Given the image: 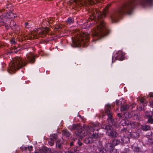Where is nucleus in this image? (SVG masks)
Masks as SVG:
<instances>
[{"label": "nucleus", "mask_w": 153, "mask_h": 153, "mask_svg": "<svg viewBox=\"0 0 153 153\" xmlns=\"http://www.w3.org/2000/svg\"><path fill=\"white\" fill-rule=\"evenodd\" d=\"M135 104H133V105H133L132 107H134V106H135Z\"/></svg>", "instance_id": "obj_53"}, {"label": "nucleus", "mask_w": 153, "mask_h": 153, "mask_svg": "<svg viewBox=\"0 0 153 153\" xmlns=\"http://www.w3.org/2000/svg\"><path fill=\"white\" fill-rule=\"evenodd\" d=\"M134 134H136V133L135 132H134Z\"/></svg>", "instance_id": "obj_56"}, {"label": "nucleus", "mask_w": 153, "mask_h": 153, "mask_svg": "<svg viewBox=\"0 0 153 153\" xmlns=\"http://www.w3.org/2000/svg\"><path fill=\"white\" fill-rule=\"evenodd\" d=\"M113 147L112 145H111V143H108L105 144V148L106 150V151L107 152H111V150L113 148Z\"/></svg>", "instance_id": "obj_13"}, {"label": "nucleus", "mask_w": 153, "mask_h": 153, "mask_svg": "<svg viewBox=\"0 0 153 153\" xmlns=\"http://www.w3.org/2000/svg\"><path fill=\"white\" fill-rule=\"evenodd\" d=\"M78 116L80 118H82V116H81L80 115H78Z\"/></svg>", "instance_id": "obj_50"}, {"label": "nucleus", "mask_w": 153, "mask_h": 153, "mask_svg": "<svg viewBox=\"0 0 153 153\" xmlns=\"http://www.w3.org/2000/svg\"><path fill=\"white\" fill-rule=\"evenodd\" d=\"M25 27L27 28H28L30 26V24L28 23V22H25Z\"/></svg>", "instance_id": "obj_33"}, {"label": "nucleus", "mask_w": 153, "mask_h": 153, "mask_svg": "<svg viewBox=\"0 0 153 153\" xmlns=\"http://www.w3.org/2000/svg\"><path fill=\"white\" fill-rule=\"evenodd\" d=\"M26 56L27 60L30 63H33L35 61V58L34 56L30 55V56Z\"/></svg>", "instance_id": "obj_17"}, {"label": "nucleus", "mask_w": 153, "mask_h": 153, "mask_svg": "<svg viewBox=\"0 0 153 153\" xmlns=\"http://www.w3.org/2000/svg\"><path fill=\"white\" fill-rule=\"evenodd\" d=\"M5 27L6 29L7 30L9 29V26L7 25H5Z\"/></svg>", "instance_id": "obj_42"}, {"label": "nucleus", "mask_w": 153, "mask_h": 153, "mask_svg": "<svg viewBox=\"0 0 153 153\" xmlns=\"http://www.w3.org/2000/svg\"><path fill=\"white\" fill-rule=\"evenodd\" d=\"M153 116V110L152 111H146L145 113V117L147 118Z\"/></svg>", "instance_id": "obj_19"}, {"label": "nucleus", "mask_w": 153, "mask_h": 153, "mask_svg": "<svg viewBox=\"0 0 153 153\" xmlns=\"http://www.w3.org/2000/svg\"><path fill=\"white\" fill-rule=\"evenodd\" d=\"M16 68H7V70L8 72L10 74H13L15 73L17 70Z\"/></svg>", "instance_id": "obj_22"}, {"label": "nucleus", "mask_w": 153, "mask_h": 153, "mask_svg": "<svg viewBox=\"0 0 153 153\" xmlns=\"http://www.w3.org/2000/svg\"><path fill=\"white\" fill-rule=\"evenodd\" d=\"M129 108V106L127 104L125 105L121 106L120 109L122 111L127 110Z\"/></svg>", "instance_id": "obj_26"}, {"label": "nucleus", "mask_w": 153, "mask_h": 153, "mask_svg": "<svg viewBox=\"0 0 153 153\" xmlns=\"http://www.w3.org/2000/svg\"><path fill=\"white\" fill-rule=\"evenodd\" d=\"M73 145V142H71V143H70V145L71 146Z\"/></svg>", "instance_id": "obj_48"}, {"label": "nucleus", "mask_w": 153, "mask_h": 153, "mask_svg": "<svg viewBox=\"0 0 153 153\" xmlns=\"http://www.w3.org/2000/svg\"><path fill=\"white\" fill-rule=\"evenodd\" d=\"M89 36L86 33L81 34L78 39L76 41L74 42V43L76 44L78 46L82 45L84 47H87L89 45Z\"/></svg>", "instance_id": "obj_3"}, {"label": "nucleus", "mask_w": 153, "mask_h": 153, "mask_svg": "<svg viewBox=\"0 0 153 153\" xmlns=\"http://www.w3.org/2000/svg\"><path fill=\"white\" fill-rule=\"evenodd\" d=\"M151 140H153V134L152 135Z\"/></svg>", "instance_id": "obj_47"}, {"label": "nucleus", "mask_w": 153, "mask_h": 153, "mask_svg": "<svg viewBox=\"0 0 153 153\" xmlns=\"http://www.w3.org/2000/svg\"><path fill=\"white\" fill-rule=\"evenodd\" d=\"M149 95L150 97H153V93H150L149 94Z\"/></svg>", "instance_id": "obj_43"}, {"label": "nucleus", "mask_w": 153, "mask_h": 153, "mask_svg": "<svg viewBox=\"0 0 153 153\" xmlns=\"http://www.w3.org/2000/svg\"><path fill=\"white\" fill-rule=\"evenodd\" d=\"M10 41L12 44H15L16 43L15 39L14 38H12L10 39Z\"/></svg>", "instance_id": "obj_32"}, {"label": "nucleus", "mask_w": 153, "mask_h": 153, "mask_svg": "<svg viewBox=\"0 0 153 153\" xmlns=\"http://www.w3.org/2000/svg\"><path fill=\"white\" fill-rule=\"evenodd\" d=\"M81 119L83 122H85L86 119L83 117H82Z\"/></svg>", "instance_id": "obj_40"}, {"label": "nucleus", "mask_w": 153, "mask_h": 153, "mask_svg": "<svg viewBox=\"0 0 153 153\" xmlns=\"http://www.w3.org/2000/svg\"><path fill=\"white\" fill-rule=\"evenodd\" d=\"M10 27L13 30H16V29L17 26L16 23L13 20H11V21Z\"/></svg>", "instance_id": "obj_16"}, {"label": "nucleus", "mask_w": 153, "mask_h": 153, "mask_svg": "<svg viewBox=\"0 0 153 153\" xmlns=\"http://www.w3.org/2000/svg\"><path fill=\"white\" fill-rule=\"evenodd\" d=\"M117 116L120 118H121L122 117L121 114V113H118L117 114Z\"/></svg>", "instance_id": "obj_44"}, {"label": "nucleus", "mask_w": 153, "mask_h": 153, "mask_svg": "<svg viewBox=\"0 0 153 153\" xmlns=\"http://www.w3.org/2000/svg\"><path fill=\"white\" fill-rule=\"evenodd\" d=\"M67 23L69 24H71L74 22L73 19L71 17H69L66 21Z\"/></svg>", "instance_id": "obj_28"}, {"label": "nucleus", "mask_w": 153, "mask_h": 153, "mask_svg": "<svg viewBox=\"0 0 153 153\" xmlns=\"http://www.w3.org/2000/svg\"><path fill=\"white\" fill-rule=\"evenodd\" d=\"M53 153H59L58 152H57L56 151H55L53 152Z\"/></svg>", "instance_id": "obj_46"}, {"label": "nucleus", "mask_w": 153, "mask_h": 153, "mask_svg": "<svg viewBox=\"0 0 153 153\" xmlns=\"http://www.w3.org/2000/svg\"><path fill=\"white\" fill-rule=\"evenodd\" d=\"M48 143L51 146H52L54 145V140L50 138L48 140Z\"/></svg>", "instance_id": "obj_30"}, {"label": "nucleus", "mask_w": 153, "mask_h": 153, "mask_svg": "<svg viewBox=\"0 0 153 153\" xmlns=\"http://www.w3.org/2000/svg\"><path fill=\"white\" fill-rule=\"evenodd\" d=\"M111 4L107 5L103 9L102 13L99 11L97 9L95 10L96 14L94 13L93 14L91 18V19H97L99 22V25H97L96 29L93 30L92 34L93 38V41H95L97 39H99L100 37L105 36L109 33V30L106 27L105 23L103 21L100 20L103 16L106 15V11L108 10Z\"/></svg>", "instance_id": "obj_1"}, {"label": "nucleus", "mask_w": 153, "mask_h": 153, "mask_svg": "<svg viewBox=\"0 0 153 153\" xmlns=\"http://www.w3.org/2000/svg\"><path fill=\"white\" fill-rule=\"evenodd\" d=\"M117 55L115 57L116 59L122 61L124 59V54L121 51H119L117 53Z\"/></svg>", "instance_id": "obj_11"}, {"label": "nucleus", "mask_w": 153, "mask_h": 153, "mask_svg": "<svg viewBox=\"0 0 153 153\" xmlns=\"http://www.w3.org/2000/svg\"><path fill=\"white\" fill-rule=\"evenodd\" d=\"M33 148V147L32 146H30L29 147H25L24 149L26 151H27V149H28L29 151H31L32 150Z\"/></svg>", "instance_id": "obj_31"}, {"label": "nucleus", "mask_w": 153, "mask_h": 153, "mask_svg": "<svg viewBox=\"0 0 153 153\" xmlns=\"http://www.w3.org/2000/svg\"><path fill=\"white\" fill-rule=\"evenodd\" d=\"M65 153H74L73 152L70 151H66L65 152Z\"/></svg>", "instance_id": "obj_45"}, {"label": "nucleus", "mask_w": 153, "mask_h": 153, "mask_svg": "<svg viewBox=\"0 0 153 153\" xmlns=\"http://www.w3.org/2000/svg\"><path fill=\"white\" fill-rule=\"evenodd\" d=\"M111 153H117L116 152V150L115 149H113V148L111 150V152H110Z\"/></svg>", "instance_id": "obj_35"}, {"label": "nucleus", "mask_w": 153, "mask_h": 153, "mask_svg": "<svg viewBox=\"0 0 153 153\" xmlns=\"http://www.w3.org/2000/svg\"><path fill=\"white\" fill-rule=\"evenodd\" d=\"M120 142V140L117 139L113 140L111 142L113 148L119 144Z\"/></svg>", "instance_id": "obj_21"}, {"label": "nucleus", "mask_w": 153, "mask_h": 153, "mask_svg": "<svg viewBox=\"0 0 153 153\" xmlns=\"http://www.w3.org/2000/svg\"><path fill=\"white\" fill-rule=\"evenodd\" d=\"M27 64L26 61L22 59L20 57H17L12 59L9 64V67H23Z\"/></svg>", "instance_id": "obj_5"}, {"label": "nucleus", "mask_w": 153, "mask_h": 153, "mask_svg": "<svg viewBox=\"0 0 153 153\" xmlns=\"http://www.w3.org/2000/svg\"><path fill=\"white\" fill-rule=\"evenodd\" d=\"M49 29L46 27L41 30V28H39L37 30V31H33L31 33V36H28V38L29 39H37L39 37H44L46 34L48 32Z\"/></svg>", "instance_id": "obj_4"}, {"label": "nucleus", "mask_w": 153, "mask_h": 153, "mask_svg": "<svg viewBox=\"0 0 153 153\" xmlns=\"http://www.w3.org/2000/svg\"><path fill=\"white\" fill-rule=\"evenodd\" d=\"M102 128L106 130V134L110 137L115 138L118 137V134L112 126L104 125Z\"/></svg>", "instance_id": "obj_6"}, {"label": "nucleus", "mask_w": 153, "mask_h": 153, "mask_svg": "<svg viewBox=\"0 0 153 153\" xmlns=\"http://www.w3.org/2000/svg\"><path fill=\"white\" fill-rule=\"evenodd\" d=\"M62 141L59 139H57L56 142V146L57 148L61 149L62 147Z\"/></svg>", "instance_id": "obj_15"}, {"label": "nucleus", "mask_w": 153, "mask_h": 153, "mask_svg": "<svg viewBox=\"0 0 153 153\" xmlns=\"http://www.w3.org/2000/svg\"><path fill=\"white\" fill-rule=\"evenodd\" d=\"M34 153H39V152H38L35 151V152H34Z\"/></svg>", "instance_id": "obj_51"}, {"label": "nucleus", "mask_w": 153, "mask_h": 153, "mask_svg": "<svg viewBox=\"0 0 153 153\" xmlns=\"http://www.w3.org/2000/svg\"><path fill=\"white\" fill-rule=\"evenodd\" d=\"M51 151L50 149L45 147L42 149L40 153H51Z\"/></svg>", "instance_id": "obj_18"}, {"label": "nucleus", "mask_w": 153, "mask_h": 153, "mask_svg": "<svg viewBox=\"0 0 153 153\" xmlns=\"http://www.w3.org/2000/svg\"><path fill=\"white\" fill-rule=\"evenodd\" d=\"M111 106L110 105L107 104L106 105L105 113L107 115L108 118V125L109 126L113 125L114 124V119L112 118V112L111 111Z\"/></svg>", "instance_id": "obj_7"}, {"label": "nucleus", "mask_w": 153, "mask_h": 153, "mask_svg": "<svg viewBox=\"0 0 153 153\" xmlns=\"http://www.w3.org/2000/svg\"><path fill=\"white\" fill-rule=\"evenodd\" d=\"M97 146L99 151V153H106L107 152L106 150L103 147L101 142L97 141Z\"/></svg>", "instance_id": "obj_10"}, {"label": "nucleus", "mask_w": 153, "mask_h": 153, "mask_svg": "<svg viewBox=\"0 0 153 153\" xmlns=\"http://www.w3.org/2000/svg\"><path fill=\"white\" fill-rule=\"evenodd\" d=\"M150 104L152 107H153V100L150 102Z\"/></svg>", "instance_id": "obj_41"}, {"label": "nucleus", "mask_w": 153, "mask_h": 153, "mask_svg": "<svg viewBox=\"0 0 153 153\" xmlns=\"http://www.w3.org/2000/svg\"><path fill=\"white\" fill-rule=\"evenodd\" d=\"M98 125L99 123L97 122L92 123L88 126L85 128L83 130L78 131L76 133V134L81 138L90 133L91 131H94L95 130L98 131V129L96 128Z\"/></svg>", "instance_id": "obj_2"}, {"label": "nucleus", "mask_w": 153, "mask_h": 153, "mask_svg": "<svg viewBox=\"0 0 153 153\" xmlns=\"http://www.w3.org/2000/svg\"><path fill=\"white\" fill-rule=\"evenodd\" d=\"M5 25V22L2 21H0V27Z\"/></svg>", "instance_id": "obj_36"}, {"label": "nucleus", "mask_w": 153, "mask_h": 153, "mask_svg": "<svg viewBox=\"0 0 153 153\" xmlns=\"http://www.w3.org/2000/svg\"><path fill=\"white\" fill-rule=\"evenodd\" d=\"M81 128H82L81 126L80 125V124H73L72 126H70L69 127V129L72 131H73L74 130H78V131H76L75 132V133H76L77 131H79V130H81V131L83 130H79V129ZM75 134L76 136H78L79 137V138L80 139H81V138H80V137L78 135H76V133H75ZM82 138H81V139H82Z\"/></svg>", "instance_id": "obj_9"}, {"label": "nucleus", "mask_w": 153, "mask_h": 153, "mask_svg": "<svg viewBox=\"0 0 153 153\" xmlns=\"http://www.w3.org/2000/svg\"><path fill=\"white\" fill-rule=\"evenodd\" d=\"M9 16H10V18L15 17L16 16V15L13 14L11 12H10L9 13H7L6 14L3 13L1 16H0V19L1 20L5 19L7 18H9Z\"/></svg>", "instance_id": "obj_8"}, {"label": "nucleus", "mask_w": 153, "mask_h": 153, "mask_svg": "<svg viewBox=\"0 0 153 153\" xmlns=\"http://www.w3.org/2000/svg\"><path fill=\"white\" fill-rule=\"evenodd\" d=\"M151 128L150 126L149 125H144L141 126L142 129L145 131L150 130Z\"/></svg>", "instance_id": "obj_20"}, {"label": "nucleus", "mask_w": 153, "mask_h": 153, "mask_svg": "<svg viewBox=\"0 0 153 153\" xmlns=\"http://www.w3.org/2000/svg\"><path fill=\"white\" fill-rule=\"evenodd\" d=\"M132 148L135 152H139L140 151V145H138L137 143H134L132 146Z\"/></svg>", "instance_id": "obj_14"}, {"label": "nucleus", "mask_w": 153, "mask_h": 153, "mask_svg": "<svg viewBox=\"0 0 153 153\" xmlns=\"http://www.w3.org/2000/svg\"><path fill=\"white\" fill-rule=\"evenodd\" d=\"M126 129H125V128H124V131L126 132Z\"/></svg>", "instance_id": "obj_54"}, {"label": "nucleus", "mask_w": 153, "mask_h": 153, "mask_svg": "<svg viewBox=\"0 0 153 153\" xmlns=\"http://www.w3.org/2000/svg\"><path fill=\"white\" fill-rule=\"evenodd\" d=\"M4 10H4H3V9L1 10H0V12H1Z\"/></svg>", "instance_id": "obj_49"}, {"label": "nucleus", "mask_w": 153, "mask_h": 153, "mask_svg": "<svg viewBox=\"0 0 153 153\" xmlns=\"http://www.w3.org/2000/svg\"><path fill=\"white\" fill-rule=\"evenodd\" d=\"M74 1H75V0H74Z\"/></svg>", "instance_id": "obj_58"}, {"label": "nucleus", "mask_w": 153, "mask_h": 153, "mask_svg": "<svg viewBox=\"0 0 153 153\" xmlns=\"http://www.w3.org/2000/svg\"><path fill=\"white\" fill-rule=\"evenodd\" d=\"M147 122L151 124H152L153 123V117H150L149 118H148Z\"/></svg>", "instance_id": "obj_29"}, {"label": "nucleus", "mask_w": 153, "mask_h": 153, "mask_svg": "<svg viewBox=\"0 0 153 153\" xmlns=\"http://www.w3.org/2000/svg\"><path fill=\"white\" fill-rule=\"evenodd\" d=\"M152 153H153V151H152Z\"/></svg>", "instance_id": "obj_57"}, {"label": "nucleus", "mask_w": 153, "mask_h": 153, "mask_svg": "<svg viewBox=\"0 0 153 153\" xmlns=\"http://www.w3.org/2000/svg\"><path fill=\"white\" fill-rule=\"evenodd\" d=\"M121 140L123 143H127L129 142L130 139L128 137L124 136Z\"/></svg>", "instance_id": "obj_23"}, {"label": "nucleus", "mask_w": 153, "mask_h": 153, "mask_svg": "<svg viewBox=\"0 0 153 153\" xmlns=\"http://www.w3.org/2000/svg\"><path fill=\"white\" fill-rule=\"evenodd\" d=\"M92 141V138L89 137L85 138L84 141V143H85L88 144L91 143Z\"/></svg>", "instance_id": "obj_25"}, {"label": "nucleus", "mask_w": 153, "mask_h": 153, "mask_svg": "<svg viewBox=\"0 0 153 153\" xmlns=\"http://www.w3.org/2000/svg\"><path fill=\"white\" fill-rule=\"evenodd\" d=\"M77 143L79 146H80L82 144V142H81L79 140H78Z\"/></svg>", "instance_id": "obj_37"}, {"label": "nucleus", "mask_w": 153, "mask_h": 153, "mask_svg": "<svg viewBox=\"0 0 153 153\" xmlns=\"http://www.w3.org/2000/svg\"><path fill=\"white\" fill-rule=\"evenodd\" d=\"M78 1L80 2L82 1L83 4L82 5H86L88 6V4H92L93 3V0H78Z\"/></svg>", "instance_id": "obj_12"}, {"label": "nucleus", "mask_w": 153, "mask_h": 153, "mask_svg": "<svg viewBox=\"0 0 153 153\" xmlns=\"http://www.w3.org/2000/svg\"><path fill=\"white\" fill-rule=\"evenodd\" d=\"M116 103L117 105H119L121 103L120 102V101L119 100H117L116 101Z\"/></svg>", "instance_id": "obj_38"}, {"label": "nucleus", "mask_w": 153, "mask_h": 153, "mask_svg": "<svg viewBox=\"0 0 153 153\" xmlns=\"http://www.w3.org/2000/svg\"><path fill=\"white\" fill-rule=\"evenodd\" d=\"M114 60V58L113 57L112 58V62H113V60Z\"/></svg>", "instance_id": "obj_55"}, {"label": "nucleus", "mask_w": 153, "mask_h": 153, "mask_svg": "<svg viewBox=\"0 0 153 153\" xmlns=\"http://www.w3.org/2000/svg\"><path fill=\"white\" fill-rule=\"evenodd\" d=\"M97 2H99L100 1V0H95Z\"/></svg>", "instance_id": "obj_52"}, {"label": "nucleus", "mask_w": 153, "mask_h": 153, "mask_svg": "<svg viewBox=\"0 0 153 153\" xmlns=\"http://www.w3.org/2000/svg\"><path fill=\"white\" fill-rule=\"evenodd\" d=\"M57 135L54 134L51 135L50 137V139H52L54 140L57 139Z\"/></svg>", "instance_id": "obj_27"}, {"label": "nucleus", "mask_w": 153, "mask_h": 153, "mask_svg": "<svg viewBox=\"0 0 153 153\" xmlns=\"http://www.w3.org/2000/svg\"><path fill=\"white\" fill-rule=\"evenodd\" d=\"M145 100L143 98H140V101L141 103H143L145 102Z\"/></svg>", "instance_id": "obj_34"}, {"label": "nucleus", "mask_w": 153, "mask_h": 153, "mask_svg": "<svg viewBox=\"0 0 153 153\" xmlns=\"http://www.w3.org/2000/svg\"><path fill=\"white\" fill-rule=\"evenodd\" d=\"M62 134L66 137H68L70 135V133L66 130H62Z\"/></svg>", "instance_id": "obj_24"}, {"label": "nucleus", "mask_w": 153, "mask_h": 153, "mask_svg": "<svg viewBox=\"0 0 153 153\" xmlns=\"http://www.w3.org/2000/svg\"><path fill=\"white\" fill-rule=\"evenodd\" d=\"M60 28H61V27L57 25L55 27V29H56V30H58Z\"/></svg>", "instance_id": "obj_39"}]
</instances>
